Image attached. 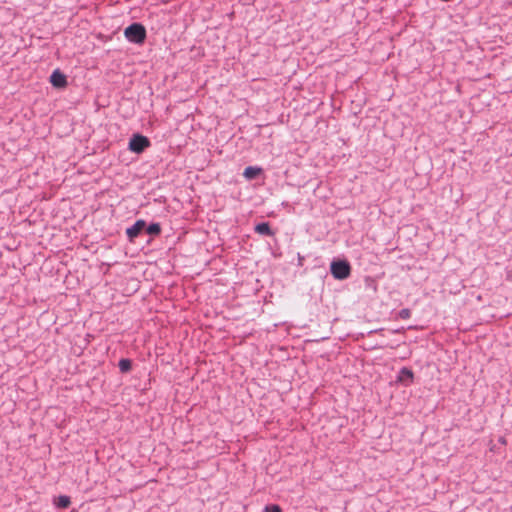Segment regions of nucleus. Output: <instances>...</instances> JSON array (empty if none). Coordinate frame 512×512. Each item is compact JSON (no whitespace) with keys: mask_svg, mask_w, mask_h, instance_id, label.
Listing matches in <instances>:
<instances>
[{"mask_svg":"<svg viewBox=\"0 0 512 512\" xmlns=\"http://www.w3.org/2000/svg\"><path fill=\"white\" fill-rule=\"evenodd\" d=\"M265 512H282L278 505H268L265 507Z\"/></svg>","mask_w":512,"mask_h":512,"instance_id":"f8f14e48","label":"nucleus"},{"mask_svg":"<svg viewBox=\"0 0 512 512\" xmlns=\"http://www.w3.org/2000/svg\"><path fill=\"white\" fill-rule=\"evenodd\" d=\"M145 221L138 220L133 226L129 227L126 231L128 237L130 240H133L135 237H137L141 231L145 228Z\"/></svg>","mask_w":512,"mask_h":512,"instance_id":"423d86ee","label":"nucleus"},{"mask_svg":"<svg viewBox=\"0 0 512 512\" xmlns=\"http://www.w3.org/2000/svg\"><path fill=\"white\" fill-rule=\"evenodd\" d=\"M331 274L335 279L344 280L349 277L351 267L347 261H333L330 266Z\"/></svg>","mask_w":512,"mask_h":512,"instance_id":"f257e3e1","label":"nucleus"},{"mask_svg":"<svg viewBox=\"0 0 512 512\" xmlns=\"http://www.w3.org/2000/svg\"><path fill=\"white\" fill-rule=\"evenodd\" d=\"M255 231L263 235H272L271 229L268 223H260L255 227Z\"/></svg>","mask_w":512,"mask_h":512,"instance_id":"1a4fd4ad","label":"nucleus"},{"mask_svg":"<svg viewBox=\"0 0 512 512\" xmlns=\"http://www.w3.org/2000/svg\"><path fill=\"white\" fill-rule=\"evenodd\" d=\"M149 140L142 135H134L129 142V149L135 153H141L149 146Z\"/></svg>","mask_w":512,"mask_h":512,"instance_id":"7ed1b4c3","label":"nucleus"},{"mask_svg":"<svg viewBox=\"0 0 512 512\" xmlns=\"http://www.w3.org/2000/svg\"><path fill=\"white\" fill-rule=\"evenodd\" d=\"M119 368L122 372H127L131 368V362L128 359H122L119 362Z\"/></svg>","mask_w":512,"mask_h":512,"instance_id":"9d476101","label":"nucleus"},{"mask_svg":"<svg viewBox=\"0 0 512 512\" xmlns=\"http://www.w3.org/2000/svg\"><path fill=\"white\" fill-rule=\"evenodd\" d=\"M147 233L150 234V235H157L158 233H160V226L159 224H151L147 227Z\"/></svg>","mask_w":512,"mask_h":512,"instance_id":"9b49d317","label":"nucleus"},{"mask_svg":"<svg viewBox=\"0 0 512 512\" xmlns=\"http://www.w3.org/2000/svg\"><path fill=\"white\" fill-rule=\"evenodd\" d=\"M50 82L54 87L57 88H63L67 84L65 75L59 72L58 70H55L52 73V75L50 76Z\"/></svg>","mask_w":512,"mask_h":512,"instance_id":"20e7f679","label":"nucleus"},{"mask_svg":"<svg viewBox=\"0 0 512 512\" xmlns=\"http://www.w3.org/2000/svg\"><path fill=\"white\" fill-rule=\"evenodd\" d=\"M408 315H409V311H408V310H402V311H401V316H402L403 318L408 317Z\"/></svg>","mask_w":512,"mask_h":512,"instance_id":"ddd939ff","label":"nucleus"},{"mask_svg":"<svg viewBox=\"0 0 512 512\" xmlns=\"http://www.w3.org/2000/svg\"><path fill=\"white\" fill-rule=\"evenodd\" d=\"M413 372L408 368H402L398 374L397 381L408 386L413 381Z\"/></svg>","mask_w":512,"mask_h":512,"instance_id":"39448f33","label":"nucleus"},{"mask_svg":"<svg viewBox=\"0 0 512 512\" xmlns=\"http://www.w3.org/2000/svg\"><path fill=\"white\" fill-rule=\"evenodd\" d=\"M124 34L129 41L134 43L143 42L146 36L144 27L137 23L128 26L125 29Z\"/></svg>","mask_w":512,"mask_h":512,"instance_id":"f03ea898","label":"nucleus"},{"mask_svg":"<svg viewBox=\"0 0 512 512\" xmlns=\"http://www.w3.org/2000/svg\"><path fill=\"white\" fill-rule=\"evenodd\" d=\"M54 504L59 508H67L70 505V498L62 495L54 500Z\"/></svg>","mask_w":512,"mask_h":512,"instance_id":"6e6552de","label":"nucleus"},{"mask_svg":"<svg viewBox=\"0 0 512 512\" xmlns=\"http://www.w3.org/2000/svg\"><path fill=\"white\" fill-rule=\"evenodd\" d=\"M261 172V169L258 167L249 166L244 170V177L248 180L256 178Z\"/></svg>","mask_w":512,"mask_h":512,"instance_id":"0eeeda50","label":"nucleus"}]
</instances>
